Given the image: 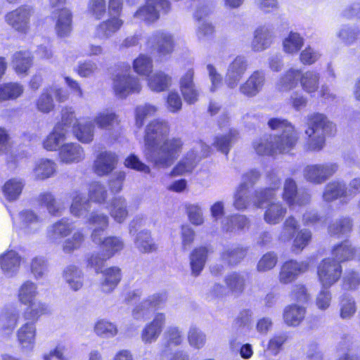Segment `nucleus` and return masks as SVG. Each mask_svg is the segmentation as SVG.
<instances>
[{
	"instance_id": "6ab92c4d",
	"label": "nucleus",
	"mask_w": 360,
	"mask_h": 360,
	"mask_svg": "<svg viewBox=\"0 0 360 360\" xmlns=\"http://www.w3.org/2000/svg\"><path fill=\"white\" fill-rule=\"evenodd\" d=\"M194 71L188 70L180 79V91L184 101L188 104H193L198 101L200 90L193 81Z\"/></svg>"
},
{
	"instance_id": "dca6fc26",
	"label": "nucleus",
	"mask_w": 360,
	"mask_h": 360,
	"mask_svg": "<svg viewBox=\"0 0 360 360\" xmlns=\"http://www.w3.org/2000/svg\"><path fill=\"white\" fill-rule=\"evenodd\" d=\"M148 45L159 54L165 56L173 51L174 41L172 34L159 30L148 38Z\"/></svg>"
},
{
	"instance_id": "4d7b16f0",
	"label": "nucleus",
	"mask_w": 360,
	"mask_h": 360,
	"mask_svg": "<svg viewBox=\"0 0 360 360\" xmlns=\"http://www.w3.org/2000/svg\"><path fill=\"white\" fill-rule=\"evenodd\" d=\"M165 347H177L183 342L182 330L177 326H169L163 334Z\"/></svg>"
},
{
	"instance_id": "37998d69",
	"label": "nucleus",
	"mask_w": 360,
	"mask_h": 360,
	"mask_svg": "<svg viewBox=\"0 0 360 360\" xmlns=\"http://www.w3.org/2000/svg\"><path fill=\"white\" fill-rule=\"evenodd\" d=\"M108 226V217L103 214H91V240L99 241Z\"/></svg>"
},
{
	"instance_id": "052dcab7",
	"label": "nucleus",
	"mask_w": 360,
	"mask_h": 360,
	"mask_svg": "<svg viewBox=\"0 0 360 360\" xmlns=\"http://www.w3.org/2000/svg\"><path fill=\"white\" fill-rule=\"evenodd\" d=\"M360 34V29L355 25H343L337 32V37L346 45L354 44Z\"/></svg>"
},
{
	"instance_id": "423d86ee",
	"label": "nucleus",
	"mask_w": 360,
	"mask_h": 360,
	"mask_svg": "<svg viewBox=\"0 0 360 360\" xmlns=\"http://www.w3.org/2000/svg\"><path fill=\"white\" fill-rule=\"evenodd\" d=\"M338 169L335 162H324L306 166L303 170L304 179L313 184H322L333 176Z\"/></svg>"
},
{
	"instance_id": "9d476101",
	"label": "nucleus",
	"mask_w": 360,
	"mask_h": 360,
	"mask_svg": "<svg viewBox=\"0 0 360 360\" xmlns=\"http://www.w3.org/2000/svg\"><path fill=\"white\" fill-rule=\"evenodd\" d=\"M282 197L290 209H294L296 206L305 205L311 199V195L307 191H298L297 185L292 178L285 180Z\"/></svg>"
},
{
	"instance_id": "c85d7f7f",
	"label": "nucleus",
	"mask_w": 360,
	"mask_h": 360,
	"mask_svg": "<svg viewBox=\"0 0 360 360\" xmlns=\"http://www.w3.org/2000/svg\"><path fill=\"white\" fill-rule=\"evenodd\" d=\"M21 257L14 250H8L0 255V266L8 276L16 274L20 268Z\"/></svg>"
},
{
	"instance_id": "f3484780",
	"label": "nucleus",
	"mask_w": 360,
	"mask_h": 360,
	"mask_svg": "<svg viewBox=\"0 0 360 360\" xmlns=\"http://www.w3.org/2000/svg\"><path fill=\"white\" fill-rule=\"evenodd\" d=\"M166 323V316L164 313H156L153 319L147 323L141 331L142 341L146 344L155 342L162 332Z\"/></svg>"
},
{
	"instance_id": "864d4df0",
	"label": "nucleus",
	"mask_w": 360,
	"mask_h": 360,
	"mask_svg": "<svg viewBox=\"0 0 360 360\" xmlns=\"http://www.w3.org/2000/svg\"><path fill=\"white\" fill-rule=\"evenodd\" d=\"M32 64L31 54L28 51H19L13 55L12 65L17 74L26 73Z\"/></svg>"
},
{
	"instance_id": "5701e85b",
	"label": "nucleus",
	"mask_w": 360,
	"mask_h": 360,
	"mask_svg": "<svg viewBox=\"0 0 360 360\" xmlns=\"http://www.w3.org/2000/svg\"><path fill=\"white\" fill-rule=\"evenodd\" d=\"M273 39V32L269 27L259 26L254 32L251 48L254 51H263L271 46Z\"/></svg>"
},
{
	"instance_id": "c756f323",
	"label": "nucleus",
	"mask_w": 360,
	"mask_h": 360,
	"mask_svg": "<svg viewBox=\"0 0 360 360\" xmlns=\"http://www.w3.org/2000/svg\"><path fill=\"white\" fill-rule=\"evenodd\" d=\"M200 160L198 150L192 149L174 167L171 174L172 176L184 175L186 173L191 172Z\"/></svg>"
},
{
	"instance_id": "f03ea898",
	"label": "nucleus",
	"mask_w": 360,
	"mask_h": 360,
	"mask_svg": "<svg viewBox=\"0 0 360 360\" xmlns=\"http://www.w3.org/2000/svg\"><path fill=\"white\" fill-rule=\"evenodd\" d=\"M37 287L31 281L25 282L18 290L19 301L22 304L27 305L23 314L25 321H37L41 315L49 311L48 306L45 303L37 301Z\"/></svg>"
},
{
	"instance_id": "6e6d98bb",
	"label": "nucleus",
	"mask_w": 360,
	"mask_h": 360,
	"mask_svg": "<svg viewBox=\"0 0 360 360\" xmlns=\"http://www.w3.org/2000/svg\"><path fill=\"white\" fill-rule=\"evenodd\" d=\"M39 203L45 206L49 214L57 215L63 210L64 206L58 202L51 193L45 192L38 196Z\"/></svg>"
},
{
	"instance_id": "79ce46f5",
	"label": "nucleus",
	"mask_w": 360,
	"mask_h": 360,
	"mask_svg": "<svg viewBox=\"0 0 360 360\" xmlns=\"http://www.w3.org/2000/svg\"><path fill=\"white\" fill-rule=\"evenodd\" d=\"M238 132L236 129H231L227 134L218 135L214 138L212 145L221 153L227 155L232 145L238 139Z\"/></svg>"
},
{
	"instance_id": "09e8293b",
	"label": "nucleus",
	"mask_w": 360,
	"mask_h": 360,
	"mask_svg": "<svg viewBox=\"0 0 360 360\" xmlns=\"http://www.w3.org/2000/svg\"><path fill=\"white\" fill-rule=\"evenodd\" d=\"M353 220L349 217H341L336 219L328 226V233L331 236L346 235L351 232Z\"/></svg>"
},
{
	"instance_id": "ea45409f",
	"label": "nucleus",
	"mask_w": 360,
	"mask_h": 360,
	"mask_svg": "<svg viewBox=\"0 0 360 360\" xmlns=\"http://www.w3.org/2000/svg\"><path fill=\"white\" fill-rule=\"evenodd\" d=\"M20 217L22 224L27 233H35L41 227V218L32 210L22 211L20 213Z\"/></svg>"
},
{
	"instance_id": "f704fd0d",
	"label": "nucleus",
	"mask_w": 360,
	"mask_h": 360,
	"mask_svg": "<svg viewBox=\"0 0 360 360\" xmlns=\"http://www.w3.org/2000/svg\"><path fill=\"white\" fill-rule=\"evenodd\" d=\"M71 232V224L66 220L61 219L49 226L46 235L51 242H57L61 238L68 236Z\"/></svg>"
},
{
	"instance_id": "393cba45",
	"label": "nucleus",
	"mask_w": 360,
	"mask_h": 360,
	"mask_svg": "<svg viewBox=\"0 0 360 360\" xmlns=\"http://www.w3.org/2000/svg\"><path fill=\"white\" fill-rule=\"evenodd\" d=\"M56 19L55 31L58 37L65 38L72 31V18L71 12L65 8L58 10L54 13Z\"/></svg>"
},
{
	"instance_id": "4468645a",
	"label": "nucleus",
	"mask_w": 360,
	"mask_h": 360,
	"mask_svg": "<svg viewBox=\"0 0 360 360\" xmlns=\"http://www.w3.org/2000/svg\"><path fill=\"white\" fill-rule=\"evenodd\" d=\"M248 63L244 56H238L228 66L224 82L229 89H235L248 70Z\"/></svg>"
},
{
	"instance_id": "680f3d73",
	"label": "nucleus",
	"mask_w": 360,
	"mask_h": 360,
	"mask_svg": "<svg viewBox=\"0 0 360 360\" xmlns=\"http://www.w3.org/2000/svg\"><path fill=\"white\" fill-rule=\"evenodd\" d=\"M304 44V39L297 32H290L283 41V49L288 53L298 52Z\"/></svg>"
},
{
	"instance_id": "0e129e2a",
	"label": "nucleus",
	"mask_w": 360,
	"mask_h": 360,
	"mask_svg": "<svg viewBox=\"0 0 360 360\" xmlns=\"http://www.w3.org/2000/svg\"><path fill=\"white\" fill-rule=\"evenodd\" d=\"M245 276L238 272H233L225 277L224 281L233 292L240 293L245 285Z\"/></svg>"
},
{
	"instance_id": "a211bd4d",
	"label": "nucleus",
	"mask_w": 360,
	"mask_h": 360,
	"mask_svg": "<svg viewBox=\"0 0 360 360\" xmlns=\"http://www.w3.org/2000/svg\"><path fill=\"white\" fill-rule=\"evenodd\" d=\"M266 82L265 73L263 70L254 71L239 86V91L247 97H254L263 89Z\"/></svg>"
},
{
	"instance_id": "4be33fe9",
	"label": "nucleus",
	"mask_w": 360,
	"mask_h": 360,
	"mask_svg": "<svg viewBox=\"0 0 360 360\" xmlns=\"http://www.w3.org/2000/svg\"><path fill=\"white\" fill-rule=\"evenodd\" d=\"M265 211L264 213V220L266 223L271 225L279 224L287 213V207L280 201H273L270 200L264 202Z\"/></svg>"
},
{
	"instance_id": "c03bdc74",
	"label": "nucleus",
	"mask_w": 360,
	"mask_h": 360,
	"mask_svg": "<svg viewBox=\"0 0 360 360\" xmlns=\"http://www.w3.org/2000/svg\"><path fill=\"white\" fill-rule=\"evenodd\" d=\"M134 243L136 248L142 253H150L158 249V245L148 231H142L137 233Z\"/></svg>"
},
{
	"instance_id": "a18cd8bd",
	"label": "nucleus",
	"mask_w": 360,
	"mask_h": 360,
	"mask_svg": "<svg viewBox=\"0 0 360 360\" xmlns=\"http://www.w3.org/2000/svg\"><path fill=\"white\" fill-rule=\"evenodd\" d=\"M300 229L299 221L292 216L288 217L283 221L281 231L278 236V240L288 242L292 239Z\"/></svg>"
},
{
	"instance_id": "f257e3e1",
	"label": "nucleus",
	"mask_w": 360,
	"mask_h": 360,
	"mask_svg": "<svg viewBox=\"0 0 360 360\" xmlns=\"http://www.w3.org/2000/svg\"><path fill=\"white\" fill-rule=\"evenodd\" d=\"M168 123L160 120L151 121L145 130L144 156L156 169L171 167L181 153L183 142L179 138L168 139Z\"/></svg>"
},
{
	"instance_id": "72a5a7b5",
	"label": "nucleus",
	"mask_w": 360,
	"mask_h": 360,
	"mask_svg": "<svg viewBox=\"0 0 360 360\" xmlns=\"http://www.w3.org/2000/svg\"><path fill=\"white\" fill-rule=\"evenodd\" d=\"M306 314L305 308L295 304H290L284 309L283 319L290 326H297L303 321Z\"/></svg>"
},
{
	"instance_id": "2f4dec72",
	"label": "nucleus",
	"mask_w": 360,
	"mask_h": 360,
	"mask_svg": "<svg viewBox=\"0 0 360 360\" xmlns=\"http://www.w3.org/2000/svg\"><path fill=\"white\" fill-rule=\"evenodd\" d=\"M56 164L49 159H41L35 162L32 176L35 179L44 180L51 177L56 172Z\"/></svg>"
},
{
	"instance_id": "cd10ccee",
	"label": "nucleus",
	"mask_w": 360,
	"mask_h": 360,
	"mask_svg": "<svg viewBox=\"0 0 360 360\" xmlns=\"http://www.w3.org/2000/svg\"><path fill=\"white\" fill-rule=\"evenodd\" d=\"M102 267L96 272L97 274L102 273L103 281L101 283V290L103 292L109 293L111 292L120 282L122 278L121 269L117 266H112L105 270Z\"/></svg>"
},
{
	"instance_id": "9b49d317",
	"label": "nucleus",
	"mask_w": 360,
	"mask_h": 360,
	"mask_svg": "<svg viewBox=\"0 0 360 360\" xmlns=\"http://www.w3.org/2000/svg\"><path fill=\"white\" fill-rule=\"evenodd\" d=\"M57 125H60L61 129L72 127L73 133L79 141L84 143L90 141L89 125H82V122L76 119L71 108H65L62 110L61 122Z\"/></svg>"
},
{
	"instance_id": "69168bd1",
	"label": "nucleus",
	"mask_w": 360,
	"mask_h": 360,
	"mask_svg": "<svg viewBox=\"0 0 360 360\" xmlns=\"http://www.w3.org/2000/svg\"><path fill=\"white\" fill-rule=\"evenodd\" d=\"M311 239V232L309 230L307 229L300 230L295 236L292 251L295 254H299L309 245Z\"/></svg>"
},
{
	"instance_id": "20e7f679",
	"label": "nucleus",
	"mask_w": 360,
	"mask_h": 360,
	"mask_svg": "<svg viewBox=\"0 0 360 360\" xmlns=\"http://www.w3.org/2000/svg\"><path fill=\"white\" fill-rule=\"evenodd\" d=\"M98 245V250L91 256V267L97 271L104 267L105 262L120 252L124 247L122 239L117 236L101 237V240L93 241Z\"/></svg>"
},
{
	"instance_id": "338daca9",
	"label": "nucleus",
	"mask_w": 360,
	"mask_h": 360,
	"mask_svg": "<svg viewBox=\"0 0 360 360\" xmlns=\"http://www.w3.org/2000/svg\"><path fill=\"white\" fill-rule=\"evenodd\" d=\"M18 313L14 310H6L0 314V329L3 331H12L17 325Z\"/></svg>"
},
{
	"instance_id": "13d9d810",
	"label": "nucleus",
	"mask_w": 360,
	"mask_h": 360,
	"mask_svg": "<svg viewBox=\"0 0 360 360\" xmlns=\"http://www.w3.org/2000/svg\"><path fill=\"white\" fill-rule=\"evenodd\" d=\"M256 153L261 155H271L276 153L272 135H265L253 143Z\"/></svg>"
},
{
	"instance_id": "6e6552de",
	"label": "nucleus",
	"mask_w": 360,
	"mask_h": 360,
	"mask_svg": "<svg viewBox=\"0 0 360 360\" xmlns=\"http://www.w3.org/2000/svg\"><path fill=\"white\" fill-rule=\"evenodd\" d=\"M170 8L169 0H146V4L134 13V17L150 23L159 18L160 13H167Z\"/></svg>"
},
{
	"instance_id": "3c124183",
	"label": "nucleus",
	"mask_w": 360,
	"mask_h": 360,
	"mask_svg": "<svg viewBox=\"0 0 360 360\" xmlns=\"http://www.w3.org/2000/svg\"><path fill=\"white\" fill-rule=\"evenodd\" d=\"M355 254V249L348 240L336 245L332 251L333 260L340 264V262L352 259Z\"/></svg>"
},
{
	"instance_id": "0eeeda50",
	"label": "nucleus",
	"mask_w": 360,
	"mask_h": 360,
	"mask_svg": "<svg viewBox=\"0 0 360 360\" xmlns=\"http://www.w3.org/2000/svg\"><path fill=\"white\" fill-rule=\"evenodd\" d=\"M53 97L58 102H64L68 99V94L65 90L57 86L46 88L35 101L37 110L46 114L53 111L55 108Z\"/></svg>"
},
{
	"instance_id": "a878e982",
	"label": "nucleus",
	"mask_w": 360,
	"mask_h": 360,
	"mask_svg": "<svg viewBox=\"0 0 360 360\" xmlns=\"http://www.w3.org/2000/svg\"><path fill=\"white\" fill-rule=\"evenodd\" d=\"M89 192L75 191L72 193L70 212L77 217H85L89 208Z\"/></svg>"
},
{
	"instance_id": "603ef678",
	"label": "nucleus",
	"mask_w": 360,
	"mask_h": 360,
	"mask_svg": "<svg viewBox=\"0 0 360 360\" xmlns=\"http://www.w3.org/2000/svg\"><path fill=\"white\" fill-rule=\"evenodd\" d=\"M320 75L314 71L300 72L299 80L302 89L308 94L315 93L319 86Z\"/></svg>"
},
{
	"instance_id": "bb28decb",
	"label": "nucleus",
	"mask_w": 360,
	"mask_h": 360,
	"mask_svg": "<svg viewBox=\"0 0 360 360\" xmlns=\"http://www.w3.org/2000/svg\"><path fill=\"white\" fill-rule=\"evenodd\" d=\"M117 162V156L110 151H104L99 153L94 162L95 172L99 176L110 174Z\"/></svg>"
},
{
	"instance_id": "39448f33",
	"label": "nucleus",
	"mask_w": 360,
	"mask_h": 360,
	"mask_svg": "<svg viewBox=\"0 0 360 360\" xmlns=\"http://www.w3.org/2000/svg\"><path fill=\"white\" fill-rule=\"evenodd\" d=\"M113 89L120 98H126L131 94L139 93L141 85L137 77L130 74V67L118 72L113 78Z\"/></svg>"
},
{
	"instance_id": "e2e57ef3",
	"label": "nucleus",
	"mask_w": 360,
	"mask_h": 360,
	"mask_svg": "<svg viewBox=\"0 0 360 360\" xmlns=\"http://www.w3.org/2000/svg\"><path fill=\"white\" fill-rule=\"evenodd\" d=\"M66 282L74 290H79L83 285L82 274L77 267L70 266L64 271Z\"/></svg>"
},
{
	"instance_id": "b1692460",
	"label": "nucleus",
	"mask_w": 360,
	"mask_h": 360,
	"mask_svg": "<svg viewBox=\"0 0 360 360\" xmlns=\"http://www.w3.org/2000/svg\"><path fill=\"white\" fill-rule=\"evenodd\" d=\"M211 249L206 246H200L192 250L189 255L191 275L198 276L203 270Z\"/></svg>"
},
{
	"instance_id": "5fc2aeb1",
	"label": "nucleus",
	"mask_w": 360,
	"mask_h": 360,
	"mask_svg": "<svg viewBox=\"0 0 360 360\" xmlns=\"http://www.w3.org/2000/svg\"><path fill=\"white\" fill-rule=\"evenodd\" d=\"M24 181L20 179L13 178L6 181L4 186L3 191L8 200H16L22 193Z\"/></svg>"
},
{
	"instance_id": "f8f14e48",
	"label": "nucleus",
	"mask_w": 360,
	"mask_h": 360,
	"mask_svg": "<svg viewBox=\"0 0 360 360\" xmlns=\"http://www.w3.org/2000/svg\"><path fill=\"white\" fill-rule=\"evenodd\" d=\"M318 277L323 288H329L340 278L342 266L330 258L323 259L318 266Z\"/></svg>"
},
{
	"instance_id": "bf43d9fd",
	"label": "nucleus",
	"mask_w": 360,
	"mask_h": 360,
	"mask_svg": "<svg viewBox=\"0 0 360 360\" xmlns=\"http://www.w3.org/2000/svg\"><path fill=\"white\" fill-rule=\"evenodd\" d=\"M356 311V302L349 295L342 296L340 303V316L342 319H350Z\"/></svg>"
},
{
	"instance_id": "473e14b6",
	"label": "nucleus",
	"mask_w": 360,
	"mask_h": 360,
	"mask_svg": "<svg viewBox=\"0 0 360 360\" xmlns=\"http://www.w3.org/2000/svg\"><path fill=\"white\" fill-rule=\"evenodd\" d=\"M246 255L247 248L233 245L224 248L221 254V257L229 265L234 266L240 263Z\"/></svg>"
},
{
	"instance_id": "7ed1b4c3",
	"label": "nucleus",
	"mask_w": 360,
	"mask_h": 360,
	"mask_svg": "<svg viewBox=\"0 0 360 360\" xmlns=\"http://www.w3.org/2000/svg\"><path fill=\"white\" fill-rule=\"evenodd\" d=\"M267 124L271 129L281 131L272 135L276 153H288L295 147L298 134L288 120L274 117L269 119Z\"/></svg>"
},
{
	"instance_id": "49530a36",
	"label": "nucleus",
	"mask_w": 360,
	"mask_h": 360,
	"mask_svg": "<svg viewBox=\"0 0 360 360\" xmlns=\"http://www.w3.org/2000/svg\"><path fill=\"white\" fill-rule=\"evenodd\" d=\"M342 197L347 198L344 182L333 181L326 184L323 193L324 201L332 202Z\"/></svg>"
},
{
	"instance_id": "a19ab883",
	"label": "nucleus",
	"mask_w": 360,
	"mask_h": 360,
	"mask_svg": "<svg viewBox=\"0 0 360 360\" xmlns=\"http://www.w3.org/2000/svg\"><path fill=\"white\" fill-rule=\"evenodd\" d=\"M110 216L117 223L123 222L128 215L127 204L122 197L114 198L109 207Z\"/></svg>"
},
{
	"instance_id": "2eb2a0df",
	"label": "nucleus",
	"mask_w": 360,
	"mask_h": 360,
	"mask_svg": "<svg viewBox=\"0 0 360 360\" xmlns=\"http://www.w3.org/2000/svg\"><path fill=\"white\" fill-rule=\"evenodd\" d=\"M308 269L309 263L307 261L288 260L281 266L278 280L283 284L290 283L295 281L300 274L306 272Z\"/></svg>"
},
{
	"instance_id": "7c9ffc66",
	"label": "nucleus",
	"mask_w": 360,
	"mask_h": 360,
	"mask_svg": "<svg viewBox=\"0 0 360 360\" xmlns=\"http://www.w3.org/2000/svg\"><path fill=\"white\" fill-rule=\"evenodd\" d=\"M58 155L60 162L65 164L78 162L84 157L83 149L76 143L63 145L60 148Z\"/></svg>"
},
{
	"instance_id": "c9c22d12",
	"label": "nucleus",
	"mask_w": 360,
	"mask_h": 360,
	"mask_svg": "<svg viewBox=\"0 0 360 360\" xmlns=\"http://www.w3.org/2000/svg\"><path fill=\"white\" fill-rule=\"evenodd\" d=\"M249 226V220L244 215H233L225 218L222 222V229L226 233H236L244 231Z\"/></svg>"
},
{
	"instance_id": "774afa93",
	"label": "nucleus",
	"mask_w": 360,
	"mask_h": 360,
	"mask_svg": "<svg viewBox=\"0 0 360 360\" xmlns=\"http://www.w3.org/2000/svg\"><path fill=\"white\" fill-rule=\"evenodd\" d=\"M95 124L101 129H110L118 124L117 116L112 112L104 111L100 112L94 118Z\"/></svg>"
},
{
	"instance_id": "e433bc0d",
	"label": "nucleus",
	"mask_w": 360,
	"mask_h": 360,
	"mask_svg": "<svg viewBox=\"0 0 360 360\" xmlns=\"http://www.w3.org/2000/svg\"><path fill=\"white\" fill-rule=\"evenodd\" d=\"M24 92V86L18 82H7L0 84V102L15 100Z\"/></svg>"
},
{
	"instance_id": "8fccbe9b",
	"label": "nucleus",
	"mask_w": 360,
	"mask_h": 360,
	"mask_svg": "<svg viewBox=\"0 0 360 360\" xmlns=\"http://www.w3.org/2000/svg\"><path fill=\"white\" fill-rule=\"evenodd\" d=\"M67 130L56 125L43 142L44 148L49 151L56 150L60 143L65 140Z\"/></svg>"
},
{
	"instance_id": "412c9836",
	"label": "nucleus",
	"mask_w": 360,
	"mask_h": 360,
	"mask_svg": "<svg viewBox=\"0 0 360 360\" xmlns=\"http://www.w3.org/2000/svg\"><path fill=\"white\" fill-rule=\"evenodd\" d=\"M267 178L271 181L270 187L255 191L253 203L257 208L262 207L264 202L274 200L276 195L274 190L280 186L279 178L274 172H269Z\"/></svg>"
},
{
	"instance_id": "1a4fd4ad",
	"label": "nucleus",
	"mask_w": 360,
	"mask_h": 360,
	"mask_svg": "<svg viewBox=\"0 0 360 360\" xmlns=\"http://www.w3.org/2000/svg\"><path fill=\"white\" fill-rule=\"evenodd\" d=\"M307 125L305 134L307 136L318 134L326 137L333 136L336 133L335 124L323 114L314 113L308 115Z\"/></svg>"
},
{
	"instance_id": "ddd939ff",
	"label": "nucleus",
	"mask_w": 360,
	"mask_h": 360,
	"mask_svg": "<svg viewBox=\"0 0 360 360\" xmlns=\"http://www.w3.org/2000/svg\"><path fill=\"white\" fill-rule=\"evenodd\" d=\"M33 14L32 8L21 6L8 13L5 16V20L16 31L26 33L30 27V17Z\"/></svg>"
},
{
	"instance_id": "58836bf2",
	"label": "nucleus",
	"mask_w": 360,
	"mask_h": 360,
	"mask_svg": "<svg viewBox=\"0 0 360 360\" xmlns=\"http://www.w3.org/2000/svg\"><path fill=\"white\" fill-rule=\"evenodd\" d=\"M300 77V71L290 69L282 75L276 83V89L279 91H288L296 86Z\"/></svg>"
},
{
	"instance_id": "de8ad7c7",
	"label": "nucleus",
	"mask_w": 360,
	"mask_h": 360,
	"mask_svg": "<svg viewBox=\"0 0 360 360\" xmlns=\"http://www.w3.org/2000/svg\"><path fill=\"white\" fill-rule=\"evenodd\" d=\"M172 79L162 71H158L148 79V84L149 88L156 92L164 91L167 90L171 85Z\"/></svg>"
},
{
	"instance_id": "4c0bfd02",
	"label": "nucleus",
	"mask_w": 360,
	"mask_h": 360,
	"mask_svg": "<svg viewBox=\"0 0 360 360\" xmlns=\"http://www.w3.org/2000/svg\"><path fill=\"white\" fill-rule=\"evenodd\" d=\"M123 21L117 18H112L101 22L96 29L95 36L100 39H107L115 33L122 25Z\"/></svg>"
},
{
	"instance_id": "aec40b11",
	"label": "nucleus",
	"mask_w": 360,
	"mask_h": 360,
	"mask_svg": "<svg viewBox=\"0 0 360 360\" xmlns=\"http://www.w3.org/2000/svg\"><path fill=\"white\" fill-rule=\"evenodd\" d=\"M27 322L22 325L17 331V338L22 349L29 352L31 351L35 344L37 321H26Z\"/></svg>"
}]
</instances>
